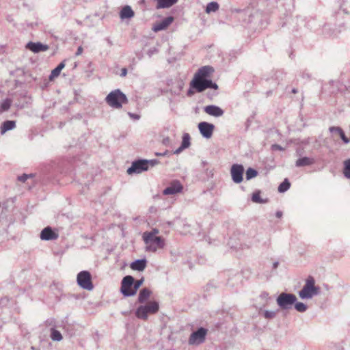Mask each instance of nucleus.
Returning <instances> with one entry per match:
<instances>
[{
    "label": "nucleus",
    "mask_w": 350,
    "mask_h": 350,
    "mask_svg": "<svg viewBox=\"0 0 350 350\" xmlns=\"http://www.w3.org/2000/svg\"><path fill=\"white\" fill-rule=\"evenodd\" d=\"M320 293V287L315 285V280L312 276H308L305 284L298 293L302 299H310Z\"/></svg>",
    "instance_id": "f257e3e1"
},
{
    "label": "nucleus",
    "mask_w": 350,
    "mask_h": 350,
    "mask_svg": "<svg viewBox=\"0 0 350 350\" xmlns=\"http://www.w3.org/2000/svg\"><path fill=\"white\" fill-rule=\"evenodd\" d=\"M159 163L157 159H139L132 163L131 166L127 170L129 174H140L144 171H147L150 167H153Z\"/></svg>",
    "instance_id": "f03ea898"
},
{
    "label": "nucleus",
    "mask_w": 350,
    "mask_h": 350,
    "mask_svg": "<svg viewBox=\"0 0 350 350\" xmlns=\"http://www.w3.org/2000/svg\"><path fill=\"white\" fill-rule=\"evenodd\" d=\"M107 103L114 109H120L123 104L127 103L128 100L126 95L120 90L111 91L106 97Z\"/></svg>",
    "instance_id": "7ed1b4c3"
},
{
    "label": "nucleus",
    "mask_w": 350,
    "mask_h": 350,
    "mask_svg": "<svg viewBox=\"0 0 350 350\" xmlns=\"http://www.w3.org/2000/svg\"><path fill=\"white\" fill-rule=\"evenodd\" d=\"M159 306L158 302L150 301L146 305L139 306L135 311V316L140 319L146 320L148 314H155L158 312Z\"/></svg>",
    "instance_id": "20e7f679"
},
{
    "label": "nucleus",
    "mask_w": 350,
    "mask_h": 350,
    "mask_svg": "<svg viewBox=\"0 0 350 350\" xmlns=\"http://www.w3.org/2000/svg\"><path fill=\"white\" fill-rule=\"evenodd\" d=\"M145 243V250L148 252H156L158 250L163 249L165 246L164 239L161 237H152L151 234L142 237Z\"/></svg>",
    "instance_id": "39448f33"
},
{
    "label": "nucleus",
    "mask_w": 350,
    "mask_h": 350,
    "mask_svg": "<svg viewBox=\"0 0 350 350\" xmlns=\"http://www.w3.org/2000/svg\"><path fill=\"white\" fill-rule=\"evenodd\" d=\"M297 300L293 293H282L276 299V303L281 310H290Z\"/></svg>",
    "instance_id": "423d86ee"
},
{
    "label": "nucleus",
    "mask_w": 350,
    "mask_h": 350,
    "mask_svg": "<svg viewBox=\"0 0 350 350\" xmlns=\"http://www.w3.org/2000/svg\"><path fill=\"white\" fill-rule=\"evenodd\" d=\"M190 85L198 92H202L208 88L214 90H217L218 88V86L215 83H213L211 80L207 79H193L190 83Z\"/></svg>",
    "instance_id": "0eeeda50"
},
{
    "label": "nucleus",
    "mask_w": 350,
    "mask_h": 350,
    "mask_svg": "<svg viewBox=\"0 0 350 350\" xmlns=\"http://www.w3.org/2000/svg\"><path fill=\"white\" fill-rule=\"evenodd\" d=\"M77 282L78 285L83 289L92 291L94 288L91 274L88 271H80L77 274Z\"/></svg>",
    "instance_id": "6e6552de"
},
{
    "label": "nucleus",
    "mask_w": 350,
    "mask_h": 350,
    "mask_svg": "<svg viewBox=\"0 0 350 350\" xmlns=\"http://www.w3.org/2000/svg\"><path fill=\"white\" fill-rule=\"evenodd\" d=\"M208 329L204 327H200L196 331L193 332L188 340L190 345H199L202 344L206 339Z\"/></svg>",
    "instance_id": "1a4fd4ad"
},
{
    "label": "nucleus",
    "mask_w": 350,
    "mask_h": 350,
    "mask_svg": "<svg viewBox=\"0 0 350 350\" xmlns=\"http://www.w3.org/2000/svg\"><path fill=\"white\" fill-rule=\"evenodd\" d=\"M134 284V278L131 275H126L123 278L121 282V293L125 297H130L135 295V291H133Z\"/></svg>",
    "instance_id": "9d476101"
},
{
    "label": "nucleus",
    "mask_w": 350,
    "mask_h": 350,
    "mask_svg": "<svg viewBox=\"0 0 350 350\" xmlns=\"http://www.w3.org/2000/svg\"><path fill=\"white\" fill-rule=\"evenodd\" d=\"M244 167L241 164H234L230 169L232 179L235 183H240L243 180Z\"/></svg>",
    "instance_id": "9b49d317"
},
{
    "label": "nucleus",
    "mask_w": 350,
    "mask_h": 350,
    "mask_svg": "<svg viewBox=\"0 0 350 350\" xmlns=\"http://www.w3.org/2000/svg\"><path fill=\"white\" fill-rule=\"evenodd\" d=\"M183 189V185L178 180H174L163 191V193L165 196L174 195L182 192Z\"/></svg>",
    "instance_id": "f8f14e48"
},
{
    "label": "nucleus",
    "mask_w": 350,
    "mask_h": 350,
    "mask_svg": "<svg viewBox=\"0 0 350 350\" xmlns=\"http://www.w3.org/2000/svg\"><path fill=\"white\" fill-rule=\"evenodd\" d=\"M214 127L213 124L206 122H202L198 124V129L201 135L207 139L212 136Z\"/></svg>",
    "instance_id": "ddd939ff"
},
{
    "label": "nucleus",
    "mask_w": 350,
    "mask_h": 350,
    "mask_svg": "<svg viewBox=\"0 0 350 350\" xmlns=\"http://www.w3.org/2000/svg\"><path fill=\"white\" fill-rule=\"evenodd\" d=\"M214 72V69L212 66H204L198 69L197 72L195 74L193 79H206L211 77V74Z\"/></svg>",
    "instance_id": "4468645a"
},
{
    "label": "nucleus",
    "mask_w": 350,
    "mask_h": 350,
    "mask_svg": "<svg viewBox=\"0 0 350 350\" xmlns=\"http://www.w3.org/2000/svg\"><path fill=\"white\" fill-rule=\"evenodd\" d=\"M40 239L44 241H53L58 238V234L48 226L44 228L40 232Z\"/></svg>",
    "instance_id": "2eb2a0df"
},
{
    "label": "nucleus",
    "mask_w": 350,
    "mask_h": 350,
    "mask_svg": "<svg viewBox=\"0 0 350 350\" xmlns=\"http://www.w3.org/2000/svg\"><path fill=\"white\" fill-rule=\"evenodd\" d=\"M174 21V17L173 16H167L163 19L161 21L156 23L152 27V29L154 32H158L162 30H164L170 26L172 22Z\"/></svg>",
    "instance_id": "dca6fc26"
},
{
    "label": "nucleus",
    "mask_w": 350,
    "mask_h": 350,
    "mask_svg": "<svg viewBox=\"0 0 350 350\" xmlns=\"http://www.w3.org/2000/svg\"><path fill=\"white\" fill-rule=\"evenodd\" d=\"M46 324L48 326H51V338L53 341H61L62 340V334L57 329H55V321L53 319H48L46 321Z\"/></svg>",
    "instance_id": "f3484780"
},
{
    "label": "nucleus",
    "mask_w": 350,
    "mask_h": 350,
    "mask_svg": "<svg viewBox=\"0 0 350 350\" xmlns=\"http://www.w3.org/2000/svg\"><path fill=\"white\" fill-rule=\"evenodd\" d=\"M27 48L33 53H39L47 51L49 49V46L40 42H30L27 44Z\"/></svg>",
    "instance_id": "a211bd4d"
},
{
    "label": "nucleus",
    "mask_w": 350,
    "mask_h": 350,
    "mask_svg": "<svg viewBox=\"0 0 350 350\" xmlns=\"http://www.w3.org/2000/svg\"><path fill=\"white\" fill-rule=\"evenodd\" d=\"M204 111L208 115L214 117H220L223 116L224 111L219 107L216 105H208L204 108Z\"/></svg>",
    "instance_id": "6ab92c4d"
},
{
    "label": "nucleus",
    "mask_w": 350,
    "mask_h": 350,
    "mask_svg": "<svg viewBox=\"0 0 350 350\" xmlns=\"http://www.w3.org/2000/svg\"><path fill=\"white\" fill-rule=\"evenodd\" d=\"M135 14L131 6H124L120 12V17L122 20L130 19L134 16Z\"/></svg>",
    "instance_id": "aec40b11"
},
{
    "label": "nucleus",
    "mask_w": 350,
    "mask_h": 350,
    "mask_svg": "<svg viewBox=\"0 0 350 350\" xmlns=\"http://www.w3.org/2000/svg\"><path fill=\"white\" fill-rule=\"evenodd\" d=\"M146 264L147 262L146 259H138L133 262L130 267L133 270L142 271L146 268Z\"/></svg>",
    "instance_id": "412c9836"
},
{
    "label": "nucleus",
    "mask_w": 350,
    "mask_h": 350,
    "mask_svg": "<svg viewBox=\"0 0 350 350\" xmlns=\"http://www.w3.org/2000/svg\"><path fill=\"white\" fill-rule=\"evenodd\" d=\"M315 163V160L311 157H304L298 159L295 162L297 167H304L312 165Z\"/></svg>",
    "instance_id": "4be33fe9"
},
{
    "label": "nucleus",
    "mask_w": 350,
    "mask_h": 350,
    "mask_svg": "<svg viewBox=\"0 0 350 350\" xmlns=\"http://www.w3.org/2000/svg\"><path fill=\"white\" fill-rule=\"evenodd\" d=\"M151 293V291L147 288H142L139 293L138 301L141 304L146 302L150 297Z\"/></svg>",
    "instance_id": "5701e85b"
},
{
    "label": "nucleus",
    "mask_w": 350,
    "mask_h": 350,
    "mask_svg": "<svg viewBox=\"0 0 350 350\" xmlns=\"http://www.w3.org/2000/svg\"><path fill=\"white\" fill-rule=\"evenodd\" d=\"M329 131L331 133H338L345 144H348L349 142V138L346 137L344 131H342V129L341 128L338 127V126H332L329 128Z\"/></svg>",
    "instance_id": "b1692460"
},
{
    "label": "nucleus",
    "mask_w": 350,
    "mask_h": 350,
    "mask_svg": "<svg viewBox=\"0 0 350 350\" xmlns=\"http://www.w3.org/2000/svg\"><path fill=\"white\" fill-rule=\"evenodd\" d=\"M16 126V122L13 120H6L1 126V133L3 135L5 132L12 130Z\"/></svg>",
    "instance_id": "393cba45"
},
{
    "label": "nucleus",
    "mask_w": 350,
    "mask_h": 350,
    "mask_svg": "<svg viewBox=\"0 0 350 350\" xmlns=\"http://www.w3.org/2000/svg\"><path fill=\"white\" fill-rule=\"evenodd\" d=\"M65 67L64 62H61L55 68H54L49 76V79L53 80L54 78L58 77L61 70Z\"/></svg>",
    "instance_id": "a878e982"
},
{
    "label": "nucleus",
    "mask_w": 350,
    "mask_h": 350,
    "mask_svg": "<svg viewBox=\"0 0 350 350\" xmlns=\"http://www.w3.org/2000/svg\"><path fill=\"white\" fill-rule=\"evenodd\" d=\"M260 192L257 191L252 194V200L255 203L263 204L267 202V200H263L260 198Z\"/></svg>",
    "instance_id": "bb28decb"
},
{
    "label": "nucleus",
    "mask_w": 350,
    "mask_h": 350,
    "mask_svg": "<svg viewBox=\"0 0 350 350\" xmlns=\"http://www.w3.org/2000/svg\"><path fill=\"white\" fill-rule=\"evenodd\" d=\"M219 9V4L217 2L213 1L207 4L206 8V12L209 14L215 12Z\"/></svg>",
    "instance_id": "cd10ccee"
},
{
    "label": "nucleus",
    "mask_w": 350,
    "mask_h": 350,
    "mask_svg": "<svg viewBox=\"0 0 350 350\" xmlns=\"http://www.w3.org/2000/svg\"><path fill=\"white\" fill-rule=\"evenodd\" d=\"M343 174L347 178L350 179V159L344 161Z\"/></svg>",
    "instance_id": "c85d7f7f"
},
{
    "label": "nucleus",
    "mask_w": 350,
    "mask_h": 350,
    "mask_svg": "<svg viewBox=\"0 0 350 350\" xmlns=\"http://www.w3.org/2000/svg\"><path fill=\"white\" fill-rule=\"evenodd\" d=\"M291 184L287 178H285L284 181L279 185L278 191L284 193L290 188Z\"/></svg>",
    "instance_id": "c756f323"
},
{
    "label": "nucleus",
    "mask_w": 350,
    "mask_h": 350,
    "mask_svg": "<svg viewBox=\"0 0 350 350\" xmlns=\"http://www.w3.org/2000/svg\"><path fill=\"white\" fill-rule=\"evenodd\" d=\"M293 305L295 309L299 312H304L308 309V306L302 302H297L296 301L295 304H294Z\"/></svg>",
    "instance_id": "7c9ffc66"
},
{
    "label": "nucleus",
    "mask_w": 350,
    "mask_h": 350,
    "mask_svg": "<svg viewBox=\"0 0 350 350\" xmlns=\"http://www.w3.org/2000/svg\"><path fill=\"white\" fill-rule=\"evenodd\" d=\"M183 148L185 149L189 148L190 146V136L188 133H185L183 136V141L181 145Z\"/></svg>",
    "instance_id": "2f4dec72"
},
{
    "label": "nucleus",
    "mask_w": 350,
    "mask_h": 350,
    "mask_svg": "<svg viewBox=\"0 0 350 350\" xmlns=\"http://www.w3.org/2000/svg\"><path fill=\"white\" fill-rule=\"evenodd\" d=\"M11 106V100L10 99H5L4 100L1 105H0V111H8Z\"/></svg>",
    "instance_id": "473e14b6"
},
{
    "label": "nucleus",
    "mask_w": 350,
    "mask_h": 350,
    "mask_svg": "<svg viewBox=\"0 0 350 350\" xmlns=\"http://www.w3.org/2000/svg\"><path fill=\"white\" fill-rule=\"evenodd\" d=\"M257 175H258L257 171L253 168L250 167L246 170V179L247 180H250V179L256 177Z\"/></svg>",
    "instance_id": "72a5a7b5"
},
{
    "label": "nucleus",
    "mask_w": 350,
    "mask_h": 350,
    "mask_svg": "<svg viewBox=\"0 0 350 350\" xmlns=\"http://www.w3.org/2000/svg\"><path fill=\"white\" fill-rule=\"evenodd\" d=\"M264 317L267 319H272L276 317L277 311L275 310H265L263 312Z\"/></svg>",
    "instance_id": "f704fd0d"
},
{
    "label": "nucleus",
    "mask_w": 350,
    "mask_h": 350,
    "mask_svg": "<svg viewBox=\"0 0 350 350\" xmlns=\"http://www.w3.org/2000/svg\"><path fill=\"white\" fill-rule=\"evenodd\" d=\"M143 282H144L143 278H142L140 280H137L136 281L134 280L133 291H135V295L136 294L137 289L142 286Z\"/></svg>",
    "instance_id": "c9c22d12"
},
{
    "label": "nucleus",
    "mask_w": 350,
    "mask_h": 350,
    "mask_svg": "<svg viewBox=\"0 0 350 350\" xmlns=\"http://www.w3.org/2000/svg\"><path fill=\"white\" fill-rule=\"evenodd\" d=\"M33 174H23L21 176H18V180L21 182L25 183L29 178L32 177Z\"/></svg>",
    "instance_id": "e433bc0d"
},
{
    "label": "nucleus",
    "mask_w": 350,
    "mask_h": 350,
    "mask_svg": "<svg viewBox=\"0 0 350 350\" xmlns=\"http://www.w3.org/2000/svg\"><path fill=\"white\" fill-rule=\"evenodd\" d=\"M159 230L156 228L152 229L150 232H144L142 237H146L147 235L151 234L152 237H157V234H159Z\"/></svg>",
    "instance_id": "4c0bfd02"
},
{
    "label": "nucleus",
    "mask_w": 350,
    "mask_h": 350,
    "mask_svg": "<svg viewBox=\"0 0 350 350\" xmlns=\"http://www.w3.org/2000/svg\"><path fill=\"white\" fill-rule=\"evenodd\" d=\"M271 148L273 150H280V151L284 150V148L280 145H278V144L272 145Z\"/></svg>",
    "instance_id": "58836bf2"
},
{
    "label": "nucleus",
    "mask_w": 350,
    "mask_h": 350,
    "mask_svg": "<svg viewBox=\"0 0 350 350\" xmlns=\"http://www.w3.org/2000/svg\"><path fill=\"white\" fill-rule=\"evenodd\" d=\"M127 75V69L126 68H122L121 69V73L120 74V77H124Z\"/></svg>",
    "instance_id": "ea45409f"
},
{
    "label": "nucleus",
    "mask_w": 350,
    "mask_h": 350,
    "mask_svg": "<svg viewBox=\"0 0 350 350\" xmlns=\"http://www.w3.org/2000/svg\"><path fill=\"white\" fill-rule=\"evenodd\" d=\"M128 115H129L131 118H133V119H135V120H139V118H140V116H139V115H137V114H135V113H131V112H129V113H128Z\"/></svg>",
    "instance_id": "a19ab883"
},
{
    "label": "nucleus",
    "mask_w": 350,
    "mask_h": 350,
    "mask_svg": "<svg viewBox=\"0 0 350 350\" xmlns=\"http://www.w3.org/2000/svg\"><path fill=\"white\" fill-rule=\"evenodd\" d=\"M185 148H183L182 146H180L178 148H177L176 150H175L174 151V154H180L183 150H185Z\"/></svg>",
    "instance_id": "79ce46f5"
},
{
    "label": "nucleus",
    "mask_w": 350,
    "mask_h": 350,
    "mask_svg": "<svg viewBox=\"0 0 350 350\" xmlns=\"http://www.w3.org/2000/svg\"><path fill=\"white\" fill-rule=\"evenodd\" d=\"M83 53V48L81 46H79L77 51L76 52V55H80Z\"/></svg>",
    "instance_id": "37998d69"
},
{
    "label": "nucleus",
    "mask_w": 350,
    "mask_h": 350,
    "mask_svg": "<svg viewBox=\"0 0 350 350\" xmlns=\"http://www.w3.org/2000/svg\"><path fill=\"white\" fill-rule=\"evenodd\" d=\"M268 296H269V294H268L267 293H266V292H263V293H261V295H260V297H262V298H264V299L267 298V297H268Z\"/></svg>",
    "instance_id": "c03bdc74"
},
{
    "label": "nucleus",
    "mask_w": 350,
    "mask_h": 350,
    "mask_svg": "<svg viewBox=\"0 0 350 350\" xmlns=\"http://www.w3.org/2000/svg\"><path fill=\"white\" fill-rule=\"evenodd\" d=\"M275 216L278 218H280L282 216V212L280 211H278L275 213Z\"/></svg>",
    "instance_id": "a18cd8bd"
},
{
    "label": "nucleus",
    "mask_w": 350,
    "mask_h": 350,
    "mask_svg": "<svg viewBox=\"0 0 350 350\" xmlns=\"http://www.w3.org/2000/svg\"><path fill=\"white\" fill-rule=\"evenodd\" d=\"M279 265V262L278 261H275L273 263V269H276Z\"/></svg>",
    "instance_id": "49530a36"
},
{
    "label": "nucleus",
    "mask_w": 350,
    "mask_h": 350,
    "mask_svg": "<svg viewBox=\"0 0 350 350\" xmlns=\"http://www.w3.org/2000/svg\"><path fill=\"white\" fill-rule=\"evenodd\" d=\"M167 154V152H164V153H157V155H159V156H164Z\"/></svg>",
    "instance_id": "de8ad7c7"
},
{
    "label": "nucleus",
    "mask_w": 350,
    "mask_h": 350,
    "mask_svg": "<svg viewBox=\"0 0 350 350\" xmlns=\"http://www.w3.org/2000/svg\"><path fill=\"white\" fill-rule=\"evenodd\" d=\"M192 94H193L192 90H188V92H187V94H188L189 96H191Z\"/></svg>",
    "instance_id": "09e8293b"
},
{
    "label": "nucleus",
    "mask_w": 350,
    "mask_h": 350,
    "mask_svg": "<svg viewBox=\"0 0 350 350\" xmlns=\"http://www.w3.org/2000/svg\"><path fill=\"white\" fill-rule=\"evenodd\" d=\"M292 92H293V93H296V92H297V90H296V89H293V90H292Z\"/></svg>",
    "instance_id": "8fccbe9b"
}]
</instances>
